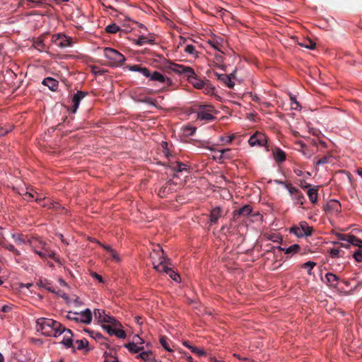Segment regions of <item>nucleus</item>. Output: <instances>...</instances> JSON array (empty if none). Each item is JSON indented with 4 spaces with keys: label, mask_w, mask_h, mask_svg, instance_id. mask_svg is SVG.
I'll list each match as a JSON object with an SVG mask.
<instances>
[{
    "label": "nucleus",
    "mask_w": 362,
    "mask_h": 362,
    "mask_svg": "<svg viewBox=\"0 0 362 362\" xmlns=\"http://www.w3.org/2000/svg\"><path fill=\"white\" fill-rule=\"evenodd\" d=\"M61 323L52 319L40 317L36 320V330L47 337H57L62 334Z\"/></svg>",
    "instance_id": "nucleus-1"
},
{
    "label": "nucleus",
    "mask_w": 362,
    "mask_h": 362,
    "mask_svg": "<svg viewBox=\"0 0 362 362\" xmlns=\"http://www.w3.org/2000/svg\"><path fill=\"white\" fill-rule=\"evenodd\" d=\"M170 69L175 73L182 74L187 78L188 81L197 89L204 88V82L198 78L194 71L189 66L182 64H172Z\"/></svg>",
    "instance_id": "nucleus-2"
},
{
    "label": "nucleus",
    "mask_w": 362,
    "mask_h": 362,
    "mask_svg": "<svg viewBox=\"0 0 362 362\" xmlns=\"http://www.w3.org/2000/svg\"><path fill=\"white\" fill-rule=\"evenodd\" d=\"M157 247L158 252H160L161 255L158 254L159 263L158 264L153 262V268L159 272H163L166 273L175 281H179L180 280V275L168 267V265L171 264L170 259L164 255V251L160 245H158Z\"/></svg>",
    "instance_id": "nucleus-3"
},
{
    "label": "nucleus",
    "mask_w": 362,
    "mask_h": 362,
    "mask_svg": "<svg viewBox=\"0 0 362 362\" xmlns=\"http://www.w3.org/2000/svg\"><path fill=\"white\" fill-rule=\"evenodd\" d=\"M161 148L163 151V153L166 158L168 160V165L170 168L172 169L175 173L174 174V177H177L176 173H182L183 171L188 172V168H187L186 164L177 160L176 157L172 155L168 148V143L165 141H162Z\"/></svg>",
    "instance_id": "nucleus-4"
},
{
    "label": "nucleus",
    "mask_w": 362,
    "mask_h": 362,
    "mask_svg": "<svg viewBox=\"0 0 362 362\" xmlns=\"http://www.w3.org/2000/svg\"><path fill=\"white\" fill-rule=\"evenodd\" d=\"M197 112L198 119L211 122L216 119L213 115V113L216 112V110L211 105H199Z\"/></svg>",
    "instance_id": "nucleus-5"
},
{
    "label": "nucleus",
    "mask_w": 362,
    "mask_h": 362,
    "mask_svg": "<svg viewBox=\"0 0 362 362\" xmlns=\"http://www.w3.org/2000/svg\"><path fill=\"white\" fill-rule=\"evenodd\" d=\"M104 55L114 66H121L125 60V57L123 54L117 50L110 47L105 48Z\"/></svg>",
    "instance_id": "nucleus-6"
},
{
    "label": "nucleus",
    "mask_w": 362,
    "mask_h": 362,
    "mask_svg": "<svg viewBox=\"0 0 362 362\" xmlns=\"http://www.w3.org/2000/svg\"><path fill=\"white\" fill-rule=\"evenodd\" d=\"M289 231L298 238H303L304 236L311 235L313 228L309 226L306 221H300L298 225L290 228Z\"/></svg>",
    "instance_id": "nucleus-7"
},
{
    "label": "nucleus",
    "mask_w": 362,
    "mask_h": 362,
    "mask_svg": "<svg viewBox=\"0 0 362 362\" xmlns=\"http://www.w3.org/2000/svg\"><path fill=\"white\" fill-rule=\"evenodd\" d=\"M68 318L76 322L90 324L92 321V313L88 308L86 309L81 313L69 312Z\"/></svg>",
    "instance_id": "nucleus-8"
},
{
    "label": "nucleus",
    "mask_w": 362,
    "mask_h": 362,
    "mask_svg": "<svg viewBox=\"0 0 362 362\" xmlns=\"http://www.w3.org/2000/svg\"><path fill=\"white\" fill-rule=\"evenodd\" d=\"M51 42L60 48H66L72 45V39L63 33L54 34Z\"/></svg>",
    "instance_id": "nucleus-9"
},
{
    "label": "nucleus",
    "mask_w": 362,
    "mask_h": 362,
    "mask_svg": "<svg viewBox=\"0 0 362 362\" xmlns=\"http://www.w3.org/2000/svg\"><path fill=\"white\" fill-rule=\"evenodd\" d=\"M337 238L341 241L351 243L352 245L362 248V240L351 234H344L341 233H334Z\"/></svg>",
    "instance_id": "nucleus-10"
},
{
    "label": "nucleus",
    "mask_w": 362,
    "mask_h": 362,
    "mask_svg": "<svg viewBox=\"0 0 362 362\" xmlns=\"http://www.w3.org/2000/svg\"><path fill=\"white\" fill-rule=\"evenodd\" d=\"M177 189V183L172 180H169L163 187H160L158 194L159 197L163 198L165 197L168 194L176 192Z\"/></svg>",
    "instance_id": "nucleus-11"
},
{
    "label": "nucleus",
    "mask_w": 362,
    "mask_h": 362,
    "mask_svg": "<svg viewBox=\"0 0 362 362\" xmlns=\"http://www.w3.org/2000/svg\"><path fill=\"white\" fill-rule=\"evenodd\" d=\"M248 143L251 146H264L267 144L266 136L262 133L256 132L250 137Z\"/></svg>",
    "instance_id": "nucleus-12"
},
{
    "label": "nucleus",
    "mask_w": 362,
    "mask_h": 362,
    "mask_svg": "<svg viewBox=\"0 0 362 362\" xmlns=\"http://www.w3.org/2000/svg\"><path fill=\"white\" fill-rule=\"evenodd\" d=\"M286 188L288 189L289 194L293 196L296 204L303 205L304 203L305 197L302 192L296 187L292 186L291 184H286Z\"/></svg>",
    "instance_id": "nucleus-13"
},
{
    "label": "nucleus",
    "mask_w": 362,
    "mask_h": 362,
    "mask_svg": "<svg viewBox=\"0 0 362 362\" xmlns=\"http://www.w3.org/2000/svg\"><path fill=\"white\" fill-rule=\"evenodd\" d=\"M214 75L219 82L228 88H233L234 87L235 83L232 81V78L233 77V74L227 75L224 74H218L217 72H214Z\"/></svg>",
    "instance_id": "nucleus-14"
},
{
    "label": "nucleus",
    "mask_w": 362,
    "mask_h": 362,
    "mask_svg": "<svg viewBox=\"0 0 362 362\" xmlns=\"http://www.w3.org/2000/svg\"><path fill=\"white\" fill-rule=\"evenodd\" d=\"M88 95V92L78 90L76 93H75L72 98V105H71V112L73 113H76L79 104L83 98H84Z\"/></svg>",
    "instance_id": "nucleus-15"
},
{
    "label": "nucleus",
    "mask_w": 362,
    "mask_h": 362,
    "mask_svg": "<svg viewBox=\"0 0 362 362\" xmlns=\"http://www.w3.org/2000/svg\"><path fill=\"white\" fill-rule=\"evenodd\" d=\"M148 78H149L151 81H158L163 83H166L168 86L172 84L171 79L166 78L165 76L156 71L153 72L149 71V76Z\"/></svg>",
    "instance_id": "nucleus-16"
},
{
    "label": "nucleus",
    "mask_w": 362,
    "mask_h": 362,
    "mask_svg": "<svg viewBox=\"0 0 362 362\" xmlns=\"http://www.w3.org/2000/svg\"><path fill=\"white\" fill-rule=\"evenodd\" d=\"M252 211V209L250 205H245L243 207L239 209L238 210H235L233 211V220H237L240 216H247L251 214Z\"/></svg>",
    "instance_id": "nucleus-17"
},
{
    "label": "nucleus",
    "mask_w": 362,
    "mask_h": 362,
    "mask_svg": "<svg viewBox=\"0 0 362 362\" xmlns=\"http://www.w3.org/2000/svg\"><path fill=\"white\" fill-rule=\"evenodd\" d=\"M42 83L49 88L52 91H56L58 89L59 81L52 77H47L43 79Z\"/></svg>",
    "instance_id": "nucleus-18"
},
{
    "label": "nucleus",
    "mask_w": 362,
    "mask_h": 362,
    "mask_svg": "<svg viewBox=\"0 0 362 362\" xmlns=\"http://www.w3.org/2000/svg\"><path fill=\"white\" fill-rule=\"evenodd\" d=\"M318 190H319V187L318 186H314L311 188H309L308 192H307V194L308 196V198L310 199V201L313 203V204H315L317 202V199H318Z\"/></svg>",
    "instance_id": "nucleus-19"
},
{
    "label": "nucleus",
    "mask_w": 362,
    "mask_h": 362,
    "mask_svg": "<svg viewBox=\"0 0 362 362\" xmlns=\"http://www.w3.org/2000/svg\"><path fill=\"white\" fill-rule=\"evenodd\" d=\"M223 211L221 207L216 206L211 209L210 212V221L211 223H216L218 218L222 216Z\"/></svg>",
    "instance_id": "nucleus-20"
},
{
    "label": "nucleus",
    "mask_w": 362,
    "mask_h": 362,
    "mask_svg": "<svg viewBox=\"0 0 362 362\" xmlns=\"http://www.w3.org/2000/svg\"><path fill=\"white\" fill-rule=\"evenodd\" d=\"M37 285L40 288H44L51 293H56V291L52 286V282L47 279H40L37 282Z\"/></svg>",
    "instance_id": "nucleus-21"
},
{
    "label": "nucleus",
    "mask_w": 362,
    "mask_h": 362,
    "mask_svg": "<svg viewBox=\"0 0 362 362\" xmlns=\"http://www.w3.org/2000/svg\"><path fill=\"white\" fill-rule=\"evenodd\" d=\"M129 69L132 71H138L140 72L141 74H143L146 77L149 76V69L146 67H143L139 64H135L130 66L129 67Z\"/></svg>",
    "instance_id": "nucleus-22"
},
{
    "label": "nucleus",
    "mask_w": 362,
    "mask_h": 362,
    "mask_svg": "<svg viewBox=\"0 0 362 362\" xmlns=\"http://www.w3.org/2000/svg\"><path fill=\"white\" fill-rule=\"evenodd\" d=\"M273 156L277 163H281L286 160V153L279 148H276L273 151Z\"/></svg>",
    "instance_id": "nucleus-23"
},
{
    "label": "nucleus",
    "mask_w": 362,
    "mask_h": 362,
    "mask_svg": "<svg viewBox=\"0 0 362 362\" xmlns=\"http://www.w3.org/2000/svg\"><path fill=\"white\" fill-rule=\"evenodd\" d=\"M325 278L328 283L330 284L331 286L336 287L337 285V282L339 280V278L337 275L332 274V273H327L325 275Z\"/></svg>",
    "instance_id": "nucleus-24"
},
{
    "label": "nucleus",
    "mask_w": 362,
    "mask_h": 362,
    "mask_svg": "<svg viewBox=\"0 0 362 362\" xmlns=\"http://www.w3.org/2000/svg\"><path fill=\"white\" fill-rule=\"evenodd\" d=\"M152 354H153L152 352L150 351H142L136 356V358H141V359L144 360V361H151L152 362H156L155 359L151 360V356H152Z\"/></svg>",
    "instance_id": "nucleus-25"
},
{
    "label": "nucleus",
    "mask_w": 362,
    "mask_h": 362,
    "mask_svg": "<svg viewBox=\"0 0 362 362\" xmlns=\"http://www.w3.org/2000/svg\"><path fill=\"white\" fill-rule=\"evenodd\" d=\"M124 346L128 349V350L132 353H139L144 350L143 346H139L134 343H129L124 345Z\"/></svg>",
    "instance_id": "nucleus-26"
},
{
    "label": "nucleus",
    "mask_w": 362,
    "mask_h": 362,
    "mask_svg": "<svg viewBox=\"0 0 362 362\" xmlns=\"http://www.w3.org/2000/svg\"><path fill=\"white\" fill-rule=\"evenodd\" d=\"M102 322H107L112 324L115 327L121 326V324L116 320V319L112 316L106 315L102 320Z\"/></svg>",
    "instance_id": "nucleus-27"
},
{
    "label": "nucleus",
    "mask_w": 362,
    "mask_h": 362,
    "mask_svg": "<svg viewBox=\"0 0 362 362\" xmlns=\"http://www.w3.org/2000/svg\"><path fill=\"white\" fill-rule=\"evenodd\" d=\"M35 252L36 254H37L41 258H47V257H50V258H53L54 256V253L52 251H48V250H35Z\"/></svg>",
    "instance_id": "nucleus-28"
},
{
    "label": "nucleus",
    "mask_w": 362,
    "mask_h": 362,
    "mask_svg": "<svg viewBox=\"0 0 362 362\" xmlns=\"http://www.w3.org/2000/svg\"><path fill=\"white\" fill-rule=\"evenodd\" d=\"M155 39L152 37L151 38H148L146 36L141 35L139 37L138 40L136 41V44L138 45H143L145 43L153 44Z\"/></svg>",
    "instance_id": "nucleus-29"
},
{
    "label": "nucleus",
    "mask_w": 362,
    "mask_h": 362,
    "mask_svg": "<svg viewBox=\"0 0 362 362\" xmlns=\"http://www.w3.org/2000/svg\"><path fill=\"white\" fill-rule=\"evenodd\" d=\"M34 46L40 51L45 50L46 49V45L44 43V39L42 36L34 41Z\"/></svg>",
    "instance_id": "nucleus-30"
},
{
    "label": "nucleus",
    "mask_w": 362,
    "mask_h": 362,
    "mask_svg": "<svg viewBox=\"0 0 362 362\" xmlns=\"http://www.w3.org/2000/svg\"><path fill=\"white\" fill-rule=\"evenodd\" d=\"M316 266V262L308 261L301 265V268L307 269L308 270V274L311 275L312 274V270Z\"/></svg>",
    "instance_id": "nucleus-31"
},
{
    "label": "nucleus",
    "mask_w": 362,
    "mask_h": 362,
    "mask_svg": "<svg viewBox=\"0 0 362 362\" xmlns=\"http://www.w3.org/2000/svg\"><path fill=\"white\" fill-rule=\"evenodd\" d=\"M300 249V247L298 244H293L288 247V248H286L285 250V254H291L294 255L299 252Z\"/></svg>",
    "instance_id": "nucleus-32"
},
{
    "label": "nucleus",
    "mask_w": 362,
    "mask_h": 362,
    "mask_svg": "<svg viewBox=\"0 0 362 362\" xmlns=\"http://www.w3.org/2000/svg\"><path fill=\"white\" fill-rule=\"evenodd\" d=\"M299 45L301 47H306L310 49H313L315 48V43L310 39L303 40V41L300 42Z\"/></svg>",
    "instance_id": "nucleus-33"
},
{
    "label": "nucleus",
    "mask_w": 362,
    "mask_h": 362,
    "mask_svg": "<svg viewBox=\"0 0 362 362\" xmlns=\"http://www.w3.org/2000/svg\"><path fill=\"white\" fill-rule=\"evenodd\" d=\"M160 344L162 345V346L168 351H173V349H170V344H169V339L165 337L161 336L160 337Z\"/></svg>",
    "instance_id": "nucleus-34"
},
{
    "label": "nucleus",
    "mask_w": 362,
    "mask_h": 362,
    "mask_svg": "<svg viewBox=\"0 0 362 362\" xmlns=\"http://www.w3.org/2000/svg\"><path fill=\"white\" fill-rule=\"evenodd\" d=\"M218 152L221 153L220 159H230L233 157L230 153L231 150L230 148L218 150Z\"/></svg>",
    "instance_id": "nucleus-35"
},
{
    "label": "nucleus",
    "mask_w": 362,
    "mask_h": 362,
    "mask_svg": "<svg viewBox=\"0 0 362 362\" xmlns=\"http://www.w3.org/2000/svg\"><path fill=\"white\" fill-rule=\"evenodd\" d=\"M119 30V28L115 23L110 24L105 28V31L108 33L115 34Z\"/></svg>",
    "instance_id": "nucleus-36"
},
{
    "label": "nucleus",
    "mask_w": 362,
    "mask_h": 362,
    "mask_svg": "<svg viewBox=\"0 0 362 362\" xmlns=\"http://www.w3.org/2000/svg\"><path fill=\"white\" fill-rule=\"evenodd\" d=\"M45 0H29L28 6L29 8H36L40 6Z\"/></svg>",
    "instance_id": "nucleus-37"
},
{
    "label": "nucleus",
    "mask_w": 362,
    "mask_h": 362,
    "mask_svg": "<svg viewBox=\"0 0 362 362\" xmlns=\"http://www.w3.org/2000/svg\"><path fill=\"white\" fill-rule=\"evenodd\" d=\"M75 344L76 349L82 350L88 345V341L86 339L76 340Z\"/></svg>",
    "instance_id": "nucleus-38"
},
{
    "label": "nucleus",
    "mask_w": 362,
    "mask_h": 362,
    "mask_svg": "<svg viewBox=\"0 0 362 362\" xmlns=\"http://www.w3.org/2000/svg\"><path fill=\"white\" fill-rule=\"evenodd\" d=\"M358 248L354 252L353 257L357 262H362V248Z\"/></svg>",
    "instance_id": "nucleus-39"
},
{
    "label": "nucleus",
    "mask_w": 362,
    "mask_h": 362,
    "mask_svg": "<svg viewBox=\"0 0 362 362\" xmlns=\"http://www.w3.org/2000/svg\"><path fill=\"white\" fill-rule=\"evenodd\" d=\"M189 349L192 353L197 354L199 356H204L206 355V353L204 350L200 349L197 346H193V347H189Z\"/></svg>",
    "instance_id": "nucleus-40"
},
{
    "label": "nucleus",
    "mask_w": 362,
    "mask_h": 362,
    "mask_svg": "<svg viewBox=\"0 0 362 362\" xmlns=\"http://www.w3.org/2000/svg\"><path fill=\"white\" fill-rule=\"evenodd\" d=\"M94 315L95 319H98L99 322H102V320L105 315V311L103 310L97 309L94 311Z\"/></svg>",
    "instance_id": "nucleus-41"
},
{
    "label": "nucleus",
    "mask_w": 362,
    "mask_h": 362,
    "mask_svg": "<svg viewBox=\"0 0 362 362\" xmlns=\"http://www.w3.org/2000/svg\"><path fill=\"white\" fill-rule=\"evenodd\" d=\"M61 331H62V333H64V339H66V338H69V339H71L72 338V336H73V334L71 332V331L69 329H66L62 324H61V328H60Z\"/></svg>",
    "instance_id": "nucleus-42"
},
{
    "label": "nucleus",
    "mask_w": 362,
    "mask_h": 362,
    "mask_svg": "<svg viewBox=\"0 0 362 362\" xmlns=\"http://www.w3.org/2000/svg\"><path fill=\"white\" fill-rule=\"evenodd\" d=\"M185 52L192 55H194L197 53L195 50L194 46L192 45H187L185 47Z\"/></svg>",
    "instance_id": "nucleus-43"
},
{
    "label": "nucleus",
    "mask_w": 362,
    "mask_h": 362,
    "mask_svg": "<svg viewBox=\"0 0 362 362\" xmlns=\"http://www.w3.org/2000/svg\"><path fill=\"white\" fill-rule=\"evenodd\" d=\"M13 238L14 240V242L18 245L24 244L25 243V239L22 235H13Z\"/></svg>",
    "instance_id": "nucleus-44"
},
{
    "label": "nucleus",
    "mask_w": 362,
    "mask_h": 362,
    "mask_svg": "<svg viewBox=\"0 0 362 362\" xmlns=\"http://www.w3.org/2000/svg\"><path fill=\"white\" fill-rule=\"evenodd\" d=\"M291 106L293 110H298L300 107L299 103L296 100L294 96H291Z\"/></svg>",
    "instance_id": "nucleus-45"
},
{
    "label": "nucleus",
    "mask_w": 362,
    "mask_h": 362,
    "mask_svg": "<svg viewBox=\"0 0 362 362\" xmlns=\"http://www.w3.org/2000/svg\"><path fill=\"white\" fill-rule=\"evenodd\" d=\"M109 254L113 260H115L117 262H120V257H119V255H117L115 250H113L112 248H109Z\"/></svg>",
    "instance_id": "nucleus-46"
},
{
    "label": "nucleus",
    "mask_w": 362,
    "mask_h": 362,
    "mask_svg": "<svg viewBox=\"0 0 362 362\" xmlns=\"http://www.w3.org/2000/svg\"><path fill=\"white\" fill-rule=\"evenodd\" d=\"M113 335H115L120 339H124L127 336L125 332L123 329L117 328H115Z\"/></svg>",
    "instance_id": "nucleus-47"
},
{
    "label": "nucleus",
    "mask_w": 362,
    "mask_h": 362,
    "mask_svg": "<svg viewBox=\"0 0 362 362\" xmlns=\"http://www.w3.org/2000/svg\"><path fill=\"white\" fill-rule=\"evenodd\" d=\"M3 246L5 249L13 252L15 255H20L19 251L18 250H16L12 244H6V245H4Z\"/></svg>",
    "instance_id": "nucleus-48"
},
{
    "label": "nucleus",
    "mask_w": 362,
    "mask_h": 362,
    "mask_svg": "<svg viewBox=\"0 0 362 362\" xmlns=\"http://www.w3.org/2000/svg\"><path fill=\"white\" fill-rule=\"evenodd\" d=\"M267 238L274 243H281L282 241V238L275 233L269 235Z\"/></svg>",
    "instance_id": "nucleus-49"
},
{
    "label": "nucleus",
    "mask_w": 362,
    "mask_h": 362,
    "mask_svg": "<svg viewBox=\"0 0 362 362\" xmlns=\"http://www.w3.org/2000/svg\"><path fill=\"white\" fill-rule=\"evenodd\" d=\"M329 255L332 258H338L340 257V250L338 248H332L329 251Z\"/></svg>",
    "instance_id": "nucleus-50"
},
{
    "label": "nucleus",
    "mask_w": 362,
    "mask_h": 362,
    "mask_svg": "<svg viewBox=\"0 0 362 362\" xmlns=\"http://www.w3.org/2000/svg\"><path fill=\"white\" fill-rule=\"evenodd\" d=\"M105 362H119L117 358L110 354L109 356L107 352L105 353Z\"/></svg>",
    "instance_id": "nucleus-51"
},
{
    "label": "nucleus",
    "mask_w": 362,
    "mask_h": 362,
    "mask_svg": "<svg viewBox=\"0 0 362 362\" xmlns=\"http://www.w3.org/2000/svg\"><path fill=\"white\" fill-rule=\"evenodd\" d=\"M331 158L330 156H324L321 158H320L317 162H316V165H323V164H326V163H329V159Z\"/></svg>",
    "instance_id": "nucleus-52"
},
{
    "label": "nucleus",
    "mask_w": 362,
    "mask_h": 362,
    "mask_svg": "<svg viewBox=\"0 0 362 362\" xmlns=\"http://www.w3.org/2000/svg\"><path fill=\"white\" fill-rule=\"evenodd\" d=\"M61 343H62L66 348L74 347L73 345L72 339H69V338L64 339Z\"/></svg>",
    "instance_id": "nucleus-53"
},
{
    "label": "nucleus",
    "mask_w": 362,
    "mask_h": 362,
    "mask_svg": "<svg viewBox=\"0 0 362 362\" xmlns=\"http://www.w3.org/2000/svg\"><path fill=\"white\" fill-rule=\"evenodd\" d=\"M23 197L25 200L30 202L34 199L35 196L33 193L30 192H25V193L23 194Z\"/></svg>",
    "instance_id": "nucleus-54"
},
{
    "label": "nucleus",
    "mask_w": 362,
    "mask_h": 362,
    "mask_svg": "<svg viewBox=\"0 0 362 362\" xmlns=\"http://www.w3.org/2000/svg\"><path fill=\"white\" fill-rule=\"evenodd\" d=\"M296 145L299 146V151H302L304 155H306L305 149L306 148V145L302 141H298L296 143Z\"/></svg>",
    "instance_id": "nucleus-55"
},
{
    "label": "nucleus",
    "mask_w": 362,
    "mask_h": 362,
    "mask_svg": "<svg viewBox=\"0 0 362 362\" xmlns=\"http://www.w3.org/2000/svg\"><path fill=\"white\" fill-rule=\"evenodd\" d=\"M132 343H134V344L139 346V344H143L144 343V341L138 335H135L133 338V341Z\"/></svg>",
    "instance_id": "nucleus-56"
},
{
    "label": "nucleus",
    "mask_w": 362,
    "mask_h": 362,
    "mask_svg": "<svg viewBox=\"0 0 362 362\" xmlns=\"http://www.w3.org/2000/svg\"><path fill=\"white\" fill-rule=\"evenodd\" d=\"M103 328L107 331L109 335L112 336L114 334L115 328H113L110 325H103Z\"/></svg>",
    "instance_id": "nucleus-57"
},
{
    "label": "nucleus",
    "mask_w": 362,
    "mask_h": 362,
    "mask_svg": "<svg viewBox=\"0 0 362 362\" xmlns=\"http://www.w3.org/2000/svg\"><path fill=\"white\" fill-rule=\"evenodd\" d=\"M332 243L335 245H340L342 247L349 248L350 245H352L351 243H349L347 242L339 243L337 241L332 242Z\"/></svg>",
    "instance_id": "nucleus-58"
},
{
    "label": "nucleus",
    "mask_w": 362,
    "mask_h": 362,
    "mask_svg": "<svg viewBox=\"0 0 362 362\" xmlns=\"http://www.w3.org/2000/svg\"><path fill=\"white\" fill-rule=\"evenodd\" d=\"M208 43L215 49L220 50L219 49V43L216 40H209Z\"/></svg>",
    "instance_id": "nucleus-59"
},
{
    "label": "nucleus",
    "mask_w": 362,
    "mask_h": 362,
    "mask_svg": "<svg viewBox=\"0 0 362 362\" xmlns=\"http://www.w3.org/2000/svg\"><path fill=\"white\" fill-rule=\"evenodd\" d=\"M233 136H221V140L226 143H230L233 140Z\"/></svg>",
    "instance_id": "nucleus-60"
},
{
    "label": "nucleus",
    "mask_w": 362,
    "mask_h": 362,
    "mask_svg": "<svg viewBox=\"0 0 362 362\" xmlns=\"http://www.w3.org/2000/svg\"><path fill=\"white\" fill-rule=\"evenodd\" d=\"M275 249H277L279 251H284V252H285V250H286V248L281 247V246H278V247L271 246L270 248L267 250V252L274 251Z\"/></svg>",
    "instance_id": "nucleus-61"
},
{
    "label": "nucleus",
    "mask_w": 362,
    "mask_h": 362,
    "mask_svg": "<svg viewBox=\"0 0 362 362\" xmlns=\"http://www.w3.org/2000/svg\"><path fill=\"white\" fill-rule=\"evenodd\" d=\"M12 310V306L8 305H5L2 307L1 311L4 313H9Z\"/></svg>",
    "instance_id": "nucleus-62"
},
{
    "label": "nucleus",
    "mask_w": 362,
    "mask_h": 362,
    "mask_svg": "<svg viewBox=\"0 0 362 362\" xmlns=\"http://www.w3.org/2000/svg\"><path fill=\"white\" fill-rule=\"evenodd\" d=\"M91 275L93 277L95 278L99 282L103 281V277L96 272H93Z\"/></svg>",
    "instance_id": "nucleus-63"
},
{
    "label": "nucleus",
    "mask_w": 362,
    "mask_h": 362,
    "mask_svg": "<svg viewBox=\"0 0 362 362\" xmlns=\"http://www.w3.org/2000/svg\"><path fill=\"white\" fill-rule=\"evenodd\" d=\"M91 333L93 334H95L94 336H92L94 339H95L96 340H100V339H103L104 337H103V335L99 333V332H96V333H94V332H91Z\"/></svg>",
    "instance_id": "nucleus-64"
}]
</instances>
